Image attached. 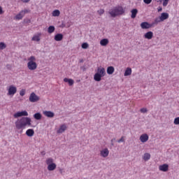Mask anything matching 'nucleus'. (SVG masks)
<instances>
[{
    "label": "nucleus",
    "mask_w": 179,
    "mask_h": 179,
    "mask_svg": "<svg viewBox=\"0 0 179 179\" xmlns=\"http://www.w3.org/2000/svg\"><path fill=\"white\" fill-rule=\"evenodd\" d=\"M159 17L161 18V20H162V22H164V20H166V19L169 18V13H162Z\"/></svg>",
    "instance_id": "nucleus-21"
},
{
    "label": "nucleus",
    "mask_w": 179,
    "mask_h": 179,
    "mask_svg": "<svg viewBox=\"0 0 179 179\" xmlns=\"http://www.w3.org/2000/svg\"><path fill=\"white\" fill-rule=\"evenodd\" d=\"M169 5V0H164L163 6H167Z\"/></svg>",
    "instance_id": "nucleus-36"
},
{
    "label": "nucleus",
    "mask_w": 179,
    "mask_h": 179,
    "mask_svg": "<svg viewBox=\"0 0 179 179\" xmlns=\"http://www.w3.org/2000/svg\"><path fill=\"white\" fill-rule=\"evenodd\" d=\"M34 118L35 120H41V118H42L41 113H35V114L34 115Z\"/></svg>",
    "instance_id": "nucleus-26"
},
{
    "label": "nucleus",
    "mask_w": 179,
    "mask_h": 179,
    "mask_svg": "<svg viewBox=\"0 0 179 179\" xmlns=\"http://www.w3.org/2000/svg\"><path fill=\"white\" fill-rule=\"evenodd\" d=\"M54 31H55V27L50 26L48 28V32L49 33V34H51L54 33Z\"/></svg>",
    "instance_id": "nucleus-27"
},
{
    "label": "nucleus",
    "mask_w": 179,
    "mask_h": 179,
    "mask_svg": "<svg viewBox=\"0 0 179 179\" xmlns=\"http://www.w3.org/2000/svg\"><path fill=\"white\" fill-rule=\"evenodd\" d=\"M98 13H99V15H100L101 16V15H103L104 13V10L103 9L99 10Z\"/></svg>",
    "instance_id": "nucleus-37"
},
{
    "label": "nucleus",
    "mask_w": 179,
    "mask_h": 179,
    "mask_svg": "<svg viewBox=\"0 0 179 179\" xmlns=\"http://www.w3.org/2000/svg\"><path fill=\"white\" fill-rule=\"evenodd\" d=\"M100 44H101V45H103V47H105L106 45H107V44H108V39L103 38V39L101 40Z\"/></svg>",
    "instance_id": "nucleus-25"
},
{
    "label": "nucleus",
    "mask_w": 179,
    "mask_h": 179,
    "mask_svg": "<svg viewBox=\"0 0 179 179\" xmlns=\"http://www.w3.org/2000/svg\"><path fill=\"white\" fill-rule=\"evenodd\" d=\"M140 141L143 143H145V142H148L149 141V136L146 134H143L140 136Z\"/></svg>",
    "instance_id": "nucleus-11"
},
{
    "label": "nucleus",
    "mask_w": 179,
    "mask_h": 179,
    "mask_svg": "<svg viewBox=\"0 0 179 179\" xmlns=\"http://www.w3.org/2000/svg\"><path fill=\"white\" fill-rule=\"evenodd\" d=\"M29 115V113H27L26 110H22V111H18L15 113L13 115L14 118H19L20 117H27Z\"/></svg>",
    "instance_id": "nucleus-8"
},
{
    "label": "nucleus",
    "mask_w": 179,
    "mask_h": 179,
    "mask_svg": "<svg viewBox=\"0 0 179 179\" xmlns=\"http://www.w3.org/2000/svg\"><path fill=\"white\" fill-rule=\"evenodd\" d=\"M48 166L47 169L48 171H54L57 169V164L54 163V159L52 158H48L45 161Z\"/></svg>",
    "instance_id": "nucleus-5"
},
{
    "label": "nucleus",
    "mask_w": 179,
    "mask_h": 179,
    "mask_svg": "<svg viewBox=\"0 0 179 179\" xmlns=\"http://www.w3.org/2000/svg\"><path fill=\"white\" fill-rule=\"evenodd\" d=\"M64 82L69 83V86H73V83H75V81L73 79L68 78H64Z\"/></svg>",
    "instance_id": "nucleus-17"
},
{
    "label": "nucleus",
    "mask_w": 179,
    "mask_h": 179,
    "mask_svg": "<svg viewBox=\"0 0 179 179\" xmlns=\"http://www.w3.org/2000/svg\"><path fill=\"white\" fill-rule=\"evenodd\" d=\"M106 76V69L104 67H98L97 72L94 76V80L96 82H100L101 78Z\"/></svg>",
    "instance_id": "nucleus-3"
},
{
    "label": "nucleus",
    "mask_w": 179,
    "mask_h": 179,
    "mask_svg": "<svg viewBox=\"0 0 179 179\" xmlns=\"http://www.w3.org/2000/svg\"><path fill=\"white\" fill-rule=\"evenodd\" d=\"M141 29H150L151 26L150 24H149L147 22H142L141 24Z\"/></svg>",
    "instance_id": "nucleus-16"
},
{
    "label": "nucleus",
    "mask_w": 179,
    "mask_h": 179,
    "mask_svg": "<svg viewBox=\"0 0 179 179\" xmlns=\"http://www.w3.org/2000/svg\"><path fill=\"white\" fill-rule=\"evenodd\" d=\"M161 10H162V8L159 9V10H158V12H161Z\"/></svg>",
    "instance_id": "nucleus-42"
},
{
    "label": "nucleus",
    "mask_w": 179,
    "mask_h": 179,
    "mask_svg": "<svg viewBox=\"0 0 179 179\" xmlns=\"http://www.w3.org/2000/svg\"><path fill=\"white\" fill-rule=\"evenodd\" d=\"M3 13V10H2V7L0 6V15H2Z\"/></svg>",
    "instance_id": "nucleus-41"
},
{
    "label": "nucleus",
    "mask_w": 179,
    "mask_h": 179,
    "mask_svg": "<svg viewBox=\"0 0 179 179\" xmlns=\"http://www.w3.org/2000/svg\"><path fill=\"white\" fill-rule=\"evenodd\" d=\"M0 128H1V126H0Z\"/></svg>",
    "instance_id": "nucleus-43"
},
{
    "label": "nucleus",
    "mask_w": 179,
    "mask_h": 179,
    "mask_svg": "<svg viewBox=\"0 0 179 179\" xmlns=\"http://www.w3.org/2000/svg\"><path fill=\"white\" fill-rule=\"evenodd\" d=\"M27 68L29 71H36L37 69V63H36V57L31 56L28 58Z\"/></svg>",
    "instance_id": "nucleus-4"
},
{
    "label": "nucleus",
    "mask_w": 179,
    "mask_h": 179,
    "mask_svg": "<svg viewBox=\"0 0 179 179\" xmlns=\"http://www.w3.org/2000/svg\"><path fill=\"white\" fill-rule=\"evenodd\" d=\"M143 2L147 3V5H149V3H152V0H143Z\"/></svg>",
    "instance_id": "nucleus-38"
},
{
    "label": "nucleus",
    "mask_w": 179,
    "mask_h": 179,
    "mask_svg": "<svg viewBox=\"0 0 179 179\" xmlns=\"http://www.w3.org/2000/svg\"><path fill=\"white\" fill-rule=\"evenodd\" d=\"M6 48V44L3 42L0 43V50H5Z\"/></svg>",
    "instance_id": "nucleus-30"
},
{
    "label": "nucleus",
    "mask_w": 179,
    "mask_h": 179,
    "mask_svg": "<svg viewBox=\"0 0 179 179\" xmlns=\"http://www.w3.org/2000/svg\"><path fill=\"white\" fill-rule=\"evenodd\" d=\"M143 159L145 162H148V160L150 159V155L149 153H145Z\"/></svg>",
    "instance_id": "nucleus-28"
},
{
    "label": "nucleus",
    "mask_w": 179,
    "mask_h": 179,
    "mask_svg": "<svg viewBox=\"0 0 179 179\" xmlns=\"http://www.w3.org/2000/svg\"><path fill=\"white\" fill-rule=\"evenodd\" d=\"M16 129H24L26 127H31V118L29 117H22L17 119L15 122Z\"/></svg>",
    "instance_id": "nucleus-1"
},
{
    "label": "nucleus",
    "mask_w": 179,
    "mask_h": 179,
    "mask_svg": "<svg viewBox=\"0 0 179 179\" xmlns=\"http://www.w3.org/2000/svg\"><path fill=\"white\" fill-rule=\"evenodd\" d=\"M66 131V124H62L59 129L57 131V134H63V132H65Z\"/></svg>",
    "instance_id": "nucleus-14"
},
{
    "label": "nucleus",
    "mask_w": 179,
    "mask_h": 179,
    "mask_svg": "<svg viewBox=\"0 0 179 179\" xmlns=\"http://www.w3.org/2000/svg\"><path fill=\"white\" fill-rule=\"evenodd\" d=\"M159 169L160 171H164V172L169 171V165L167 164H164L162 165H160L159 166Z\"/></svg>",
    "instance_id": "nucleus-13"
},
{
    "label": "nucleus",
    "mask_w": 179,
    "mask_h": 179,
    "mask_svg": "<svg viewBox=\"0 0 179 179\" xmlns=\"http://www.w3.org/2000/svg\"><path fill=\"white\" fill-rule=\"evenodd\" d=\"M64 38V35L62 34H57L55 36V41H61Z\"/></svg>",
    "instance_id": "nucleus-20"
},
{
    "label": "nucleus",
    "mask_w": 179,
    "mask_h": 179,
    "mask_svg": "<svg viewBox=\"0 0 179 179\" xmlns=\"http://www.w3.org/2000/svg\"><path fill=\"white\" fill-rule=\"evenodd\" d=\"M144 38L147 40H152L153 38V33L152 31H148L144 34Z\"/></svg>",
    "instance_id": "nucleus-15"
},
{
    "label": "nucleus",
    "mask_w": 179,
    "mask_h": 179,
    "mask_svg": "<svg viewBox=\"0 0 179 179\" xmlns=\"http://www.w3.org/2000/svg\"><path fill=\"white\" fill-rule=\"evenodd\" d=\"M110 154V151L108 148H105L102 150H101L100 155L102 157H107L108 155Z\"/></svg>",
    "instance_id": "nucleus-12"
},
{
    "label": "nucleus",
    "mask_w": 179,
    "mask_h": 179,
    "mask_svg": "<svg viewBox=\"0 0 179 179\" xmlns=\"http://www.w3.org/2000/svg\"><path fill=\"white\" fill-rule=\"evenodd\" d=\"M24 3H27V2H30V0H21Z\"/></svg>",
    "instance_id": "nucleus-40"
},
{
    "label": "nucleus",
    "mask_w": 179,
    "mask_h": 179,
    "mask_svg": "<svg viewBox=\"0 0 179 179\" xmlns=\"http://www.w3.org/2000/svg\"><path fill=\"white\" fill-rule=\"evenodd\" d=\"M132 75V69L127 67L124 71V76H130Z\"/></svg>",
    "instance_id": "nucleus-19"
},
{
    "label": "nucleus",
    "mask_w": 179,
    "mask_h": 179,
    "mask_svg": "<svg viewBox=\"0 0 179 179\" xmlns=\"http://www.w3.org/2000/svg\"><path fill=\"white\" fill-rule=\"evenodd\" d=\"M40 36H41V33L38 34L32 37V41H40Z\"/></svg>",
    "instance_id": "nucleus-24"
},
{
    "label": "nucleus",
    "mask_w": 179,
    "mask_h": 179,
    "mask_svg": "<svg viewBox=\"0 0 179 179\" xmlns=\"http://www.w3.org/2000/svg\"><path fill=\"white\" fill-rule=\"evenodd\" d=\"M26 135L27 136H34V129H29L26 131Z\"/></svg>",
    "instance_id": "nucleus-18"
},
{
    "label": "nucleus",
    "mask_w": 179,
    "mask_h": 179,
    "mask_svg": "<svg viewBox=\"0 0 179 179\" xmlns=\"http://www.w3.org/2000/svg\"><path fill=\"white\" fill-rule=\"evenodd\" d=\"M26 13H27V10L20 11L15 16V20H22V19H23V17H24V15H26Z\"/></svg>",
    "instance_id": "nucleus-9"
},
{
    "label": "nucleus",
    "mask_w": 179,
    "mask_h": 179,
    "mask_svg": "<svg viewBox=\"0 0 179 179\" xmlns=\"http://www.w3.org/2000/svg\"><path fill=\"white\" fill-rule=\"evenodd\" d=\"M131 19H135L136 17V15H138V10L136 8H134L131 10Z\"/></svg>",
    "instance_id": "nucleus-23"
},
{
    "label": "nucleus",
    "mask_w": 179,
    "mask_h": 179,
    "mask_svg": "<svg viewBox=\"0 0 179 179\" xmlns=\"http://www.w3.org/2000/svg\"><path fill=\"white\" fill-rule=\"evenodd\" d=\"M109 15H110L111 17H117V16H121V15H124L125 13V9L121 6L113 7L108 12Z\"/></svg>",
    "instance_id": "nucleus-2"
},
{
    "label": "nucleus",
    "mask_w": 179,
    "mask_h": 179,
    "mask_svg": "<svg viewBox=\"0 0 179 179\" xmlns=\"http://www.w3.org/2000/svg\"><path fill=\"white\" fill-rule=\"evenodd\" d=\"M43 114L45 115V117H48V118H53V117L55 115L54 112H51L50 110H45L43 112Z\"/></svg>",
    "instance_id": "nucleus-10"
},
{
    "label": "nucleus",
    "mask_w": 179,
    "mask_h": 179,
    "mask_svg": "<svg viewBox=\"0 0 179 179\" xmlns=\"http://www.w3.org/2000/svg\"><path fill=\"white\" fill-rule=\"evenodd\" d=\"M125 140L124 139V136L121 137L120 139L117 141L118 143H121V142H124Z\"/></svg>",
    "instance_id": "nucleus-39"
},
{
    "label": "nucleus",
    "mask_w": 179,
    "mask_h": 179,
    "mask_svg": "<svg viewBox=\"0 0 179 179\" xmlns=\"http://www.w3.org/2000/svg\"><path fill=\"white\" fill-rule=\"evenodd\" d=\"M141 113H148V109L146 108H143L140 110Z\"/></svg>",
    "instance_id": "nucleus-35"
},
{
    "label": "nucleus",
    "mask_w": 179,
    "mask_h": 179,
    "mask_svg": "<svg viewBox=\"0 0 179 179\" xmlns=\"http://www.w3.org/2000/svg\"><path fill=\"white\" fill-rule=\"evenodd\" d=\"M29 100L31 103H37L40 100V97L36 94V93H31Z\"/></svg>",
    "instance_id": "nucleus-7"
},
{
    "label": "nucleus",
    "mask_w": 179,
    "mask_h": 179,
    "mask_svg": "<svg viewBox=\"0 0 179 179\" xmlns=\"http://www.w3.org/2000/svg\"><path fill=\"white\" fill-rule=\"evenodd\" d=\"M160 22H163L162 20V18H160V17L155 18V23H160Z\"/></svg>",
    "instance_id": "nucleus-34"
},
{
    "label": "nucleus",
    "mask_w": 179,
    "mask_h": 179,
    "mask_svg": "<svg viewBox=\"0 0 179 179\" xmlns=\"http://www.w3.org/2000/svg\"><path fill=\"white\" fill-rule=\"evenodd\" d=\"M114 71H115V69H114L113 66H108L107 68V73L108 75H113L114 73Z\"/></svg>",
    "instance_id": "nucleus-22"
},
{
    "label": "nucleus",
    "mask_w": 179,
    "mask_h": 179,
    "mask_svg": "<svg viewBox=\"0 0 179 179\" xmlns=\"http://www.w3.org/2000/svg\"><path fill=\"white\" fill-rule=\"evenodd\" d=\"M7 96H15L17 92V88L15 85H10L7 88Z\"/></svg>",
    "instance_id": "nucleus-6"
},
{
    "label": "nucleus",
    "mask_w": 179,
    "mask_h": 179,
    "mask_svg": "<svg viewBox=\"0 0 179 179\" xmlns=\"http://www.w3.org/2000/svg\"><path fill=\"white\" fill-rule=\"evenodd\" d=\"M52 15L54 17L59 16V15H61V12H59V10H55L52 11Z\"/></svg>",
    "instance_id": "nucleus-29"
},
{
    "label": "nucleus",
    "mask_w": 179,
    "mask_h": 179,
    "mask_svg": "<svg viewBox=\"0 0 179 179\" xmlns=\"http://www.w3.org/2000/svg\"><path fill=\"white\" fill-rule=\"evenodd\" d=\"M82 48H83L84 50L89 48V44L87 43H83L82 44Z\"/></svg>",
    "instance_id": "nucleus-31"
},
{
    "label": "nucleus",
    "mask_w": 179,
    "mask_h": 179,
    "mask_svg": "<svg viewBox=\"0 0 179 179\" xmlns=\"http://www.w3.org/2000/svg\"><path fill=\"white\" fill-rule=\"evenodd\" d=\"M173 124L175 125H179V117L174 119Z\"/></svg>",
    "instance_id": "nucleus-32"
},
{
    "label": "nucleus",
    "mask_w": 179,
    "mask_h": 179,
    "mask_svg": "<svg viewBox=\"0 0 179 179\" xmlns=\"http://www.w3.org/2000/svg\"><path fill=\"white\" fill-rule=\"evenodd\" d=\"M26 94V90L22 89L20 90V95H21L22 96H24Z\"/></svg>",
    "instance_id": "nucleus-33"
}]
</instances>
